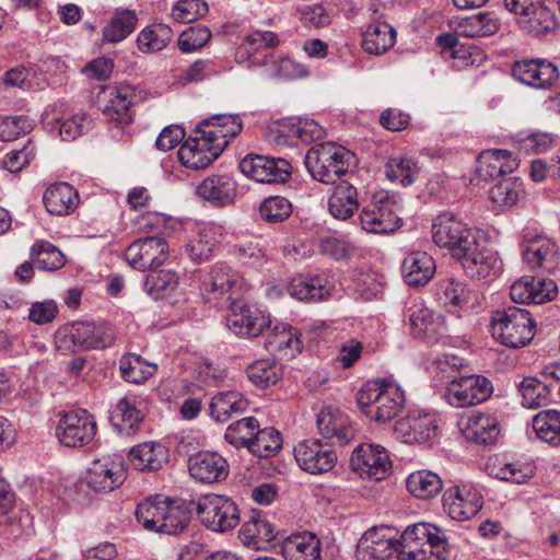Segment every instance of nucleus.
<instances>
[{"instance_id":"1","label":"nucleus","mask_w":560,"mask_h":560,"mask_svg":"<svg viewBox=\"0 0 560 560\" xmlns=\"http://www.w3.org/2000/svg\"><path fill=\"white\" fill-rule=\"evenodd\" d=\"M432 238L438 246L447 248L474 279H485L500 270L499 258L487 247L481 232L467 226L451 213H442L435 219Z\"/></svg>"},{"instance_id":"2","label":"nucleus","mask_w":560,"mask_h":560,"mask_svg":"<svg viewBox=\"0 0 560 560\" xmlns=\"http://www.w3.org/2000/svg\"><path fill=\"white\" fill-rule=\"evenodd\" d=\"M358 406L371 420L388 422L405 407V396L396 384L376 380L364 384L357 396Z\"/></svg>"},{"instance_id":"3","label":"nucleus","mask_w":560,"mask_h":560,"mask_svg":"<svg viewBox=\"0 0 560 560\" xmlns=\"http://www.w3.org/2000/svg\"><path fill=\"white\" fill-rule=\"evenodd\" d=\"M311 176L324 184H336L349 172L354 163V154L334 142L313 145L304 159Z\"/></svg>"},{"instance_id":"4","label":"nucleus","mask_w":560,"mask_h":560,"mask_svg":"<svg viewBox=\"0 0 560 560\" xmlns=\"http://www.w3.org/2000/svg\"><path fill=\"white\" fill-rule=\"evenodd\" d=\"M491 331L495 340L510 348L524 347L534 337L535 322L527 310L511 306L498 310L491 317Z\"/></svg>"},{"instance_id":"5","label":"nucleus","mask_w":560,"mask_h":560,"mask_svg":"<svg viewBox=\"0 0 560 560\" xmlns=\"http://www.w3.org/2000/svg\"><path fill=\"white\" fill-rule=\"evenodd\" d=\"M399 211L400 206L394 197L388 195L374 197L359 214L361 229L380 235L394 233L402 224Z\"/></svg>"},{"instance_id":"6","label":"nucleus","mask_w":560,"mask_h":560,"mask_svg":"<svg viewBox=\"0 0 560 560\" xmlns=\"http://www.w3.org/2000/svg\"><path fill=\"white\" fill-rule=\"evenodd\" d=\"M200 289L207 303L219 305L237 300L244 291V281L230 267L213 266L203 276Z\"/></svg>"},{"instance_id":"7","label":"nucleus","mask_w":560,"mask_h":560,"mask_svg":"<svg viewBox=\"0 0 560 560\" xmlns=\"http://www.w3.org/2000/svg\"><path fill=\"white\" fill-rule=\"evenodd\" d=\"M522 257L528 268L538 273H551L558 269L560 255L557 244L549 237L525 231L521 243Z\"/></svg>"},{"instance_id":"8","label":"nucleus","mask_w":560,"mask_h":560,"mask_svg":"<svg viewBox=\"0 0 560 560\" xmlns=\"http://www.w3.org/2000/svg\"><path fill=\"white\" fill-rule=\"evenodd\" d=\"M196 511L199 521L213 532H228L240 523L236 504L224 495L208 494L201 498Z\"/></svg>"},{"instance_id":"9","label":"nucleus","mask_w":560,"mask_h":560,"mask_svg":"<svg viewBox=\"0 0 560 560\" xmlns=\"http://www.w3.org/2000/svg\"><path fill=\"white\" fill-rule=\"evenodd\" d=\"M396 536L395 529L388 526L370 528L359 539L355 550L357 560H397Z\"/></svg>"},{"instance_id":"10","label":"nucleus","mask_w":560,"mask_h":560,"mask_svg":"<svg viewBox=\"0 0 560 560\" xmlns=\"http://www.w3.org/2000/svg\"><path fill=\"white\" fill-rule=\"evenodd\" d=\"M96 430L94 417L86 410H79L68 412L59 419L56 435L65 446L83 447L94 440Z\"/></svg>"},{"instance_id":"11","label":"nucleus","mask_w":560,"mask_h":560,"mask_svg":"<svg viewBox=\"0 0 560 560\" xmlns=\"http://www.w3.org/2000/svg\"><path fill=\"white\" fill-rule=\"evenodd\" d=\"M492 394V385L481 375L453 378L445 390V399L456 408H464L486 401Z\"/></svg>"},{"instance_id":"12","label":"nucleus","mask_w":560,"mask_h":560,"mask_svg":"<svg viewBox=\"0 0 560 560\" xmlns=\"http://www.w3.org/2000/svg\"><path fill=\"white\" fill-rule=\"evenodd\" d=\"M241 172L258 183H283L291 175V165L284 159L249 153L240 162Z\"/></svg>"},{"instance_id":"13","label":"nucleus","mask_w":560,"mask_h":560,"mask_svg":"<svg viewBox=\"0 0 560 560\" xmlns=\"http://www.w3.org/2000/svg\"><path fill=\"white\" fill-rule=\"evenodd\" d=\"M294 457L300 468L312 475L331 470L338 459L331 445L317 439L304 440L294 447Z\"/></svg>"},{"instance_id":"14","label":"nucleus","mask_w":560,"mask_h":560,"mask_svg":"<svg viewBox=\"0 0 560 560\" xmlns=\"http://www.w3.org/2000/svg\"><path fill=\"white\" fill-rule=\"evenodd\" d=\"M395 436L407 444H423L438 435V425L433 415L423 411H410L394 424Z\"/></svg>"},{"instance_id":"15","label":"nucleus","mask_w":560,"mask_h":560,"mask_svg":"<svg viewBox=\"0 0 560 560\" xmlns=\"http://www.w3.org/2000/svg\"><path fill=\"white\" fill-rule=\"evenodd\" d=\"M125 257L137 270L153 269L167 259L168 245L161 236L139 238L127 247Z\"/></svg>"},{"instance_id":"16","label":"nucleus","mask_w":560,"mask_h":560,"mask_svg":"<svg viewBox=\"0 0 560 560\" xmlns=\"http://www.w3.org/2000/svg\"><path fill=\"white\" fill-rule=\"evenodd\" d=\"M63 338L82 349H105L114 343L115 334L107 323L77 322L65 328Z\"/></svg>"},{"instance_id":"17","label":"nucleus","mask_w":560,"mask_h":560,"mask_svg":"<svg viewBox=\"0 0 560 560\" xmlns=\"http://www.w3.org/2000/svg\"><path fill=\"white\" fill-rule=\"evenodd\" d=\"M351 467L360 476L373 480L384 479L390 470L392 463L386 450L381 445L361 444L350 459Z\"/></svg>"},{"instance_id":"18","label":"nucleus","mask_w":560,"mask_h":560,"mask_svg":"<svg viewBox=\"0 0 560 560\" xmlns=\"http://www.w3.org/2000/svg\"><path fill=\"white\" fill-rule=\"evenodd\" d=\"M443 509L455 521H466L482 508L481 493L469 486L447 488L442 498Z\"/></svg>"},{"instance_id":"19","label":"nucleus","mask_w":560,"mask_h":560,"mask_svg":"<svg viewBox=\"0 0 560 560\" xmlns=\"http://www.w3.org/2000/svg\"><path fill=\"white\" fill-rule=\"evenodd\" d=\"M222 153L207 135L198 132V126L179 148L178 159L183 165L191 170L208 167Z\"/></svg>"},{"instance_id":"20","label":"nucleus","mask_w":560,"mask_h":560,"mask_svg":"<svg viewBox=\"0 0 560 560\" xmlns=\"http://www.w3.org/2000/svg\"><path fill=\"white\" fill-rule=\"evenodd\" d=\"M512 75L518 82L535 89H549L559 79L558 68L545 59H522L512 66Z\"/></svg>"},{"instance_id":"21","label":"nucleus","mask_w":560,"mask_h":560,"mask_svg":"<svg viewBox=\"0 0 560 560\" xmlns=\"http://www.w3.org/2000/svg\"><path fill=\"white\" fill-rule=\"evenodd\" d=\"M270 319L259 310L237 300L231 302L226 325L231 331L242 337H257L267 328Z\"/></svg>"},{"instance_id":"22","label":"nucleus","mask_w":560,"mask_h":560,"mask_svg":"<svg viewBox=\"0 0 560 560\" xmlns=\"http://www.w3.org/2000/svg\"><path fill=\"white\" fill-rule=\"evenodd\" d=\"M557 284L551 279H534L524 276L510 288V296L515 303L542 304L556 298Z\"/></svg>"},{"instance_id":"23","label":"nucleus","mask_w":560,"mask_h":560,"mask_svg":"<svg viewBox=\"0 0 560 560\" xmlns=\"http://www.w3.org/2000/svg\"><path fill=\"white\" fill-rule=\"evenodd\" d=\"M317 428L324 439L331 444L346 445L354 438V430L347 415L331 407L324 408L317 415Z\"/></svg>"},{"instance_id":"24","label":"nucleus","mask_w":560,"mask_h":560,"mask_svg":"<svg viewBox=\"0 0 560 560\" xmlns=\"http://www.w3.org/2000/svg\"><path fill=\"white\" fill-rule=\"evenodd\" d=\"M459 429L464 436L476 444H494L500 434L495 417L485 412H472L460 419Z\"/></svg>"},{"instance_id":"25","label":"nucleus","mask_w":560,"mask_h":560,"mask_svg":"<svg viewBox=\"0 0 560 560\" xmlns=\"http://www.w3.org/2000/svg\"><path fill=\"white\" fill-rule=\"evenodd\" d=\"M243 130V121L238 115L221 114L203 119L198 125V132L207 135L223 151L230 139Z\"/></svg>"},{"instance_id":"26","label":"nucleus","mask_w":560,"mask_h":560,"mask_svg":"<svg viewBox=\"0 0 560 560\" xmlns=\"http://www.w3.org/2000/svg\"><path fill=\"white\" fill-rule=\"evenodd\" d=\"M190 476L203 483H213L226 478L229 466L226 460L217 453L200 452L188 462Z\"/></svg>"},{"instance_id":"27","label":"nucleus","mask_w":560,"mask_h":560,"mask_svg":"<svg viewBox=\"0 0 560 560\" xmlns=\"http://www.w3.org/2000/svg\"><path fill=\"white\" fill-rule=\"evenodd\" d=\"M517 158L508 150H485L477 159V173L482 180H489L511 174L517 168Z\"/></svg>"},{"instance_id":"28","label":"nucleus","mask_w":560,"mask_h":560,"mask_svg":"<svg viewBox=\"0 0 560 560\" xmlns=\"http://www.w3.org/2000/svg\"><path fill=\"white\" fill-rule=\"evenodd\" d=\"M410 331L416 338L435 341L446 330L444 317L428 307H416L409 314Z\"/></svg>"},{"instance_id":"29","label":"nucleus","mask_w":560,"mask_h":560,"mask_svg":"<svg viewBox=\"0 0 560 560\" xmlns=\"http://www.w3.org/2000/svg\"><path fill=\"white\" fill-rule=\"evenodd\" d=\"M125 476L122 470L115 469L114 463L107 460H94L81 481L96 492H109L122 485Z\"/></svg>"},{"instance_id":"30","label":"nucleus","mask_w":560,"mask_h":560,"mask_svg":"<svg viewBox=\"0 0 560 560\" xmlns=\"http://www.w3.org/2000/svg\"><path fill=\"white\" fill-rule=\"evenodd\" d=\"M436 265L432 256L422 250L409 253L401 265V273L410 287H423L434 276Z\"/></svg>"},{"instance_id":"31","label":"nucleus","mask_w":560,"mask_h":560,"mask_svg":"<svg viewBox=\"0 0 560 560\" xmlns=\"http://www.w3.org/2000/svg\"><path fill=\"white\" fill-rule=\"evenodd\" d=\"M325 136V130L313 119L287 120L278 129V143L296 144L311 143L320 140Z\"/></svg>"},{"instance_id":"32","label":"nucleus","mask_w":560,"mask_h":560,"mask_svg":"<svg viewBox=\"0 0 560 560\" xmlns=\"http://www.w3.org/2000/svg\"><path fill=\"white\" fill-rule=\"evenodd\" d=\"M277 536L278 530L275 525L256 511H253L240 530L243 545L253 549H260L262 544L272 541Z\"/></svg>"},{"instance_id":"33","label":"nucleus","mask_w":560,"mask_h":560,"mask_svg":"<svg viewBox=\"0 0 560 560\" xmlns=\"http://www.w3.org/2000/svg\"><path fill=\"white\" fill-rule=\"evenodd\" d=\"M197 192L215 206H226L236 196V183L228 175H212L198 185Z\"/></svg>"},{"instance_id":"34","label":"nucleus","mask_w":560,"mask_h":560,"mask_svg":"<svg viewBox=\"0 0 560 560\" xmlns=\"http://www.w3.org/2000/svg\"><path fill=\"white\" fill-rule=\"evenodd\" d=\"M265 348L280 359H291L301 351L298 332L287 324L276 325L268 334Z\"/></svg>"},{"instance_id":"35","label":"nucleus","mask_w":560,"mask_h":560,"mask_svg":"<svg viewBox=\"0 0 560 560\" xmlns=\"http://www.w3.org/2000/svg\"><path fill=\"white\" fill-rule=\"evenodd\" d=\"M334 192L329 198L328 210L337 220H347L359 208L357 188L347 179L334 184Z\"/></svg>"},{"instance_id":"36","label":"nucleus","mask_w":560,"mask_h":560,"mask_svg":"<svg viewBox=\"0 0 560 560\" xmlns=\"http://www.w3.org/2000/svg\"><path fill=\"white\" fill-rule=\"evenodd\" d=\"M281 551L285 560H322L320 542L315 535L310 533L287 538Z\"/></svg>"},{"instance_id":"37","label":"nucleus","mask_w":560,"mask_h":560,"mask_svg":"<svg viewBox=\"0 0 560 560\" xmlns=\"http://www.w3.org/2000/svg\"><path fill=\"white\" fill-rule=\"evenodd\" d=\"M79 196L77 190L67 183L51 185L44 194L47 211L55 215H67L74 211Z\"/></svg>"},{"instance_id":"38","label":"nucleus","mask_w":560,"mask_h":560,"mask_svg":"<svg viewBox=\"0 0 560 560\" xmlns=\"http://www.w3.org/2000/svg\"><path fill=\"white\" fill-rule=\"evenodd\" d=\"M209 408L213 420L225 422L231 417L246 411L248 400L240 392H222L212 397Z\"/></svg>"},{"instance_id":"39","label":"nucleus","mask_w":560,"mask_h":560,"mask_svg":"<svg viewBox=\"0 0 560 560\" xmlns=\"http://www.w3.org/2000/svg\"><path fill=\"white\" fill-rule=\"evenodd\" d=\"M516 21L523 31L535 36L550 33L557 26V18L545 0H540L528 14H523V18H516Z\"/></svg>"},{"instance_id":"40","label":"nucleus","mask_w":560,"mask_h":560,"mask_svg":"<svg viewBox=\"0 0 560 560\" xmlns=\"http://www.w3.org/2000/svg\"><path fill=\"white\" fill-rule=\"evenodd\" d=\"M396 42V31L385 22L370 24L362 36V48L370 55H382Z\"/></svg>"},{"instance_id":"41","label":"nucleus","mask_w":560,"mask_h":560,"mask_svg":"<svg viewBox=\"0 0 560 560\" xmlns=\"http://www.w3.org/2000/svg\"><path fill=\"white\" fill-rule=\"evenodd\" d=\"M129 462L137 470L156 471L166 462L165 448L154 442L139 444L130 450Z\"/></svg>"},{"instance_id":"42","label":"nucleus","mask_w":560,"mask_h":560,"mask_svg":"<svg viewBox=\"0 0 560 560\" xmlns=\"http://www.w3.org/2000/svg\"><path fill=\"white\" fill-rule=\"evenodd\" d=\"M500 23L492 13L480 12L462 19L456 25V34L464 37H485L498 32Z\"/></svg>"},{"instance_id":"43","label":"nucleus","mask_w":560,"mask_h":560,"mask_svg":"<svg viewBox=\"0 0 560 560\" xmlns=\"http://www.w3.org/2000/svg\"><path fill=\"white\" fill-rule=\"evenodd\" d=\"M406 486L409 493L413 497L428 500L440 493L443 488V481L438 474L423 469L410 474Z\"/></svg>"},{"instance_id":"44","label":"nucleus","mask_w":560,"mask_h":560,"mask_svg":"<svg viewBox=\"0 0 560 560\" xmlns=\"http://www.w3.org/2000/svg\"><path fill=\"white\" fill-rule=\"evenodd\" d=\"M537 438L553 446H560V411L547 409L538 412L532 420Z\"/></svg>"},{"instance_id":"45","label":"nucleus","mask_w":560,"mask_h":560,"mask_svg":"<svg viewBox=\"0 0 560 560\" xmlns=\"http://www.w3.org/2000/svg\"><path fill=\"white\" fill-rule=\"evenodd\" d=\"M143 420L142 412L129 397L121 398L112 413V421L120 433L131 435Z\"/></svg>"},{"instance_id":"46","label":"nucleus","mask_w":560,"mask_h":560,"mask_svg":"<svg viewBox=\"0 0 560 560\" xmlns=\"http://www.w3.org/2000/svg\"><path fill=\"white\" fill-rule=\"evenodd\" d=\"M400 537L404 541L409 542H412L413 540L423 541L424 548L434 552L440 550L442 552L443 560H445L446 539L443 535H440L438 528L431 527L429 524L419 523L412 527H408Z\"/></svg>"},{"instance_id":"47","label":"nucleus","mask_w":560,"mask_h":560,"mask_svg":"<svg viewBox=\"0 0 560 560\" xmlns=\"http://www.w3.org/2000/svg\"><path fill=\"white\" fill-rule=\"evenodd\" d=\"M166 501L167 499L160 494L147 498L137 506V521L145 529L159 533L164 510L166 509Z\"/></svg>"},{"instance_id":"48","label":"nucleus","mask_w":560,"mask_h":560,"mask_svg":"<svg viewBox=\"0 0 560 560\" xmlns=\"http://www.w3.org/2000/svg\"><path fill=\"white\" fill-rule=\"evenodd\" d=\"M172 38V28L166 24L158 23L147 26L139 33L137 45L142 52H156L164 49Z\"/></svg>"},{"instance_id":"49","label":"nucleus","mask_w":560,"mask_h":560,"mask_svg":"<svg viewBox=\"0 0 560 560\" xmlns=\"http://www.w3.org/2000/svg\"><path fill=\"white\" fill-rule=\"evenodd\" d=\"M158 370L156 364L144 361L139 354L128 353L119 360V371L125 381L140 384L151 377Z\"/></svg>"},{"instance_id":"50","label":"nucleus","mask_w":560,"mask_h":560,"mask_svg":"<svg viewBox=\"0 0 560 560\" xmlns=\"http://www.w3.org/2000/svg\"><path fill=\"white\" fill-rule=\"evenodd\" d=\"M246 372L250 382L260 388L275 385L282 377V366L275 359L256 360Z\"/></svg>"},{"instance_id":"51","label":"nucleus","mask_w":560,"mask_h":560,"mask_svg":"<svg viewBox=\"0 0 560 560\" xmlns=\"http://www.w3.org/2000/svg\"><path fill=\"white\" fill-rule=\"evenodd\" d=\"M137 15L131 10L116 12L103 28V39L108 43L124 40L136 27Z\"/></svg>"},{"instance_id":"52","label":"nucleus","mask_w":560,"mask_h":560,"mask_svg":"<svg viewBox=\"0 0 560 560\" xmlns=\"http://www.w3.org/2000/svg\"><path fill=\"white\" fill-rule=\"evenodd\" d=\"M544 377L540 381L536 377H525L520 384V392L523 397V405L527 408H538L549 401L551 384Z\"/></svg>"},{"instance_id":"53","label":"nucleus","mask_w":560,"mask_h":560,"mask_svg":"<svg viewBox=\"0 0 560 560\" xmlns=\"http://www.w3.org/2000/svg\"><path fill=\"white\" fill-rule=\"evenodd\" d=\"M190 518V511L185 504L167 500L159 533L175 535L188 526Z\"/></svg>"},{"instance_id":"54","label":"nucleus","mask_w":560,"mask_h":560,"mask_svg":"<svg viewBox=\"0 0 560 560\" xmlns=\"http://www.w3.org/2000/svg\"><path fill=\"white\" fill-rule=\"evenodd\" d=\"M178 284L177 275L168 269H151L144 281V290L154 300L171 293Z\"/></svg>"},{"instance_id":"55","label":"nucleus","mask_w":560,"mask_h":560,"mask_svg":"<svg viewBox=\"0 0 560 560\" xmlns=\"http://www.w3.org/2000/svg\"><path fill=\"white\" fill-rule=\"evenodd\" d=\"M32 260L43 270H57L66 264L59 248L46 241L35 243L31 249Z\"/></svg>"},{"instance_id":"56","label":"nucleus","mask_w":560,"mask_h":560,"mask_svg":"<svg viewBox=\"0 0 560 560\" xmlns=\"http://www.w3.org/2000/svg\"><path fill=\"white\" fill-rule=\"evenodd\" d=\"M131 91L128 88L120 86L116 89L115 94H113L103 113L110 120H115L120 125H127L131 121Z\"/></svg>"},{"instance_id":"57","label":"nucleus","mask_w":560,"mask_h":560,"mask_svg":"<svg viewBox=\"0 0 560 560\" xmlns=\"http://www.w3.org/2000/svg\"><path fill=\"white\" fill-rule=\"evenodd\" d=\"M282 446L279 431L273 428L256 430L254 440L249 444V452L258 457L268 458L276 455Z\"/></svg>"},{"instance_id":"58","label":"nucleus","mask_w":560,"mask_h":560,"mask_svg":"<svg viewBox=\"0 0 560 560\" xmlns=\"http://www.w3.org/2000/svg\"><path fill=\"white\" fill-rule=\"evenodd\" d=\"M258 421L254 417L243 418L230 424L225 431V440L235 447H246L249 451V444L254 440Z\"/></svg>"},{"instance_id":"59","label":"nucleus","mask_w":560,"mask_h":560,"mask_svg":"<svg viewBox=\"0 0 560 560\" xmlns=\"http://www.w3.org/2000/svg\"><path fill=\"white\" fill-rule=\"evenodd\" d=\"M291 295L298 300L320 301L330 295V289L318 277L301 278L292 282Z\"/></svg>"},{"instance_id":"60","label":"nucleus","mask_w":560,"mask_h":560,"mask_svg":"<svg viewBox=\"0 0 560 560\" xmlns=\"http://www.w3.org/2000/svg\"><path fill=\"white\" fill-rule=\"evenodd\" d=\"M385 172L390 180H398L407 187L416 182L419 167L411 158H393L387 162Z\"/></svg>"},{"instance_id":"61","label":"nucleus","mask_w":560,"mask_h":560,"mask_svg":"<svg viewBox=\"0 0 560 560\" xmlns=\"http://www.w3.org/2000/svg\"><path fill=\"white\" fill-rule=\"evenodd\" d=\"M292 213V205L282 196H270L259 207V215L267 223L275 224L287 220Z\"/></svg>"},{"instance_id":"62","label":"nucleus","mask_w":560,"mask_h":560,"mask_svg":"<svg viewBox=\"0 0 560 560\" xmlns=\"http://www.w3.org/2000/svg\"><path fill=\"white\" fill-rule=\"evenodd\" d=\"M522 191L523 185L517 178H504L490 189V198L499 206H513L518 201Z\"/></svg>"},{"instance_id":"63","label":"nucleus","mask_w":560,"mask_h":560,"mask_svg":"<svg viewBox=\"0 0 560 560\" xmlns=\"http://www.w3.org/2000/svg\"><path fill=\"white\" fill-rule=\"evenodd\" d=\"M436 294L443 304L459 306L468 303L470 291L464 283L450 278L440 281Z\"/></svg>"},{"instance_id":"64","label":"nucleus","mask_w":560,"mask_h":560,"mask_svg":"<svg viewBox=\"0 0 560 560\" xmlns=\"http://www.w3.org/2000/svg\"><path fill=\"white\" fill-rule=\"evenodd\" d=\"M397 560H443L442 552L439 550L434 552L424 548L423 541L412 542L404 541L400 537L398 539Z\"/></svg>"}]
</instances>
